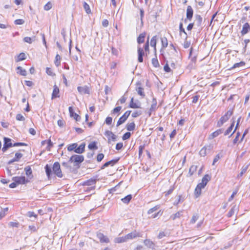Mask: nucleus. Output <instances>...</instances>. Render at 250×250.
Here are the masks:
<instances>
[{"label":"nucleus","mask_w":250,"mask_h":250,"mask_svg":"<svg viewBox=\"0 0 250 250\" xmlns=\"http://www.w3.org/2000/svg\"><path fill=\"white\" fill-rule=\"evenodd\" d=\"M78 91L81 94H89V90L87 86H78L77 87Z\"/></svg>","instance_id":"obj_15"},{"label":"nucleus","mask_w":250,"mask_h":250,"mask_svg":"<svg viewBox=\"0 0 250 250\" xmlns=\"http://www.w3.org/2000/svg\"><path fill=\"white\" fill-rule=\"evenodd\" d=\"M16 120L20 121H24L25 119L21 114H18L16 115Z\"/></svg>","instance_id":"obj_55"},{"label":"nucleus","mask_w":250,"mask_h":250,"mask_svg":"<svg viewBox=\"0 0 250 250\" xmlns=\"http://www.w3.org/2000/svg\"><path fill=\"white\" fill-rule=\"evenodd\" d=\"M211 179V176L208 174H206L202 179V183L207 185L208 182Z\"/></svg>","instance_id":"obj_32"},{"label":"nucleus","mask_w":250,"mask_h":250,"mask_svg":"<svg viewBox=\"0 0 250 250\" xmlns=\"http://www.w3.org/2000/svg\"><path fill=\"white\" fill-rule=\"evenodd\" d=\"M12 140L8 137L3 138V146L2 148L3 152H5L9 148L13 146V144L11 142Z\"/></svg>","instance_id":"obj_4"},{"label":"nucleus","mask_w":250,"mask_h":250,"mask_svg":"<svg viewBox=\"0 0 250 250\" xmlns=\"http://www.w3.org/2000/svg\"><path fill=\"white\" fill-rule=\"evenodd\" d=\"M193 10L192 9V8L191 6L188 5L187 7V13H186L187 19L190 21L193 17Z\"/></svg>","instance_id":"obj_16"},{"label":"nucleus","mask_w":250,"mask_h":250,"mask_svg":"<svg viewBox=\"0 0 250 250\" xmlns=\"http://www.w3.org/2000/svg\"><path fill=\"white\" fill-rule=\"evenodd\" d=\"M8 208L7 207L1 209L0 211V220L6 216L8 211Z\"/></svg>","instance_id":"obj_26"},{"label":"nucleus","mask_w":250,"mask_h":250,"mask_svg":"<svg viewBox=\"0 0 250 250\" xmlns=\"http://www.w3.org/2000/svg\"><path fill=\"white\" fill-rule=\"evenodd\" d=\"M112 118L110 117H107L106 118L105 121V123H106V124H107L108 125H111L112 123Z\"/></svg>","instance_id":"obj_62"},{"label":"nucleus","mask_w":250,"mask_h":250,"mask_svg":"<svg viewBox=\"0 0 250 250\" xmlns=\"http://www.w3.org/2000/svg\"><path fill=\"white\" fill-rule=\"evenodd\" d=\"M138 53V61L139 62H143V56H145V53L143 48L138 46L137 48Z\"/></svg>","instance_id":"obj_8"},{"label":"nucleus","mask_w":250,"mask_h":250,"mask_svg":"<svg viewBox=\"0 0 250 250\" xmlns=\"http://www.w3.org/2000/svg\"><path fill=\"white\" fill-rule=\"evenodd\" d=\"M61 57L59 54H57L54 61V63L56 66H59L61 65Z\"/></svg>","instance_id":"obj_36"},{"label":"nucleus","mask_w":250,"mask_h":250,"mask_svg":"<svg viewBox=\"0 0 250 250\" xmlns=\"http://www.w3.org/2000/svg\"><path fill=\"white\" fill-rule=\"evenodd\" d=\"M22 156L23 154L22 153L17 152L15 154V157L13 159L10 160L9 161H8L7 164L8 165H10L14 163V162H18L20 160V159L21 158H22Z\"/></svg>","instance_id":"obj_17"},{"label":"nucleus","mask_w":250,"mask_h":250,"mask_svg":"<svg viewBox=\"0 0 250 250\" xmlns=\"http://www.w3.org/2000/svg\"><path fill=\"white\" fill-rule=\"evenodd\" d=\"M207 148L206 146L203 147L200 151L199 154L201 157H205L207 155Z\"/></svg>","instance_id":"obj_42"},{"label":"nucleus","mask_w":250,"mask_h":250,"mask_svg":"<svg viewBox=\"0 0 250 250\" xmlns=\"http://www.w3.org/2000/svg\"><path fill=\"white\" fill-rule=\"evenodd\" d=\"M145 144L143 145H141L139 146V157H140L142 155V154L143 153V150L145 148Z\"/></svg>","instance_id":"obj_60"},{"label":"nucleus","mask_w":250,"mask_h":250,"mask_svg":"<svg viewBox=\"0 0 250 250\" xmlns=\"http://www.w3.org/2000/svg\"><path fill=\"white\" fill-rule=\"evenodd\" d=\"M132 197L131 194H128L125 197L121 199V200L124 203H128L131 200Z\"/></svg>","instance_id":"obj_34"},{"label":"nucleus","mask_w":250,"mask_h":250,"mask_svg":"<svg viewBox=\"0 0 250 250\" xmlns=\"http://www.w3.org/2000/svg\"><path fill=\"white\" fill-rule=\"evenodd\" d=\"M199 217V216L197 214L193 215V216L190 220V223L194 224L196 222V221L198 219Z\"/></svg>","instance_id":"obj_50"},{"label":"nucleus","mask_w":250,"mask_h":250,"mask_svg":"<svg viewBox=\"0 0 250 250\" xmlns=\"http://www.w3.org/2000/svg\"><path fill=\"white\" fill-rule=\"evenodd\" d=\"M137 103L134 102V98H131L130 102L129 104V107L131 108H141V103L137 100Z\"/></svg>","instance_id":"obj_11"},{"label":"nucleus","mask_w":250,"mask_h":250,"mask_svg":"<svg viewBox=\"0 0 250 250\" xmlns=\"http://www.w3.org/2000/svg\"><path fill=\"white\" fill-rule=\"evenodd\" d=\"M240 135V133L239 132H237L235 138L234 139L233 141V144H236L237 143Z\"/></svg>","instance_id":"obj_61"},{"label":"nucleus","mask_w":250,"mask_h":250,"mask_svg":"<svg viewBox=\"0 0 250 250\" xmlns=\"http://www.w3.org/2000/svg\"><path fill=\"white\" fill-rule=\"evenodd\" d=\"M17 70L18 71L17 72L18 73H19L21 76H26V71L22 68L21 66H18L17 67Z\"/></svg>","instance_id":"obj_37"},{"label":"nucleus","mask_w":250,"mask_h":250,"mask_svg":"<svg viewBox=\"0 0 250 250\" xmlns=\"http://www.w3.org/2000/svg\"><path fill=\"white\" fill-rule=\"evenodd\" d=\"M84 160L83 155H74L72 156L69 160V162L73 163L75 166L79 165Z\"/></svg>","instance_id":"obj_2"},{"label":"nucleus","mask_w":250,"mask_h":250,"mask_svg":"<svg viewBox=\"0 0 250 250\" xmlns=\"http://www.w3.org/2000/svg\"><path fill=\"white\" fill-rule=\"evenodd\" d=\"M233 114V109H230L223 116L217 123V126L221 127L224 123L226 122Z\"/></svg>","instance_id":"obj_1"},{"label":"nucleus","mask_w":250,"mask_h":250,"mask_svg":"<svg viewBox=\"0 0 250 250\" xmlns=\"http://www.w3.org/2000/svg\"><path fill=\"white\" fill-rule=\"evenodd\" d=\"M88 147L89 149L91 150L97 149L98 148V147L97 146L96 142H93L90 143L88 146Z\"/></svg>","instance_id":"obj_40"},{"label":"nucleus","mask_w":250,"mask_h":250,"mask_svg":"<svg viewBox=\"0 0 250 250\" xmlns=\"http://www.w3.org/2000/svg\"><path fill=\"white\" fill-rule=\"evenodd\" d=\"M47 146L46 147V149L48 151H50L51 147H52L53 146V143L51 142L50 139H49L47 140Z\"/></svg>","instance_id":"obj_53"},{"label":"nucleus","mask_w":250,"mask_h":250,"mask_svg":"<svg viewBox=\"0 0 250 250\" xmlns=\"http://www.w3.org/2000/svg\"><path fill=\"white\" fill-rule=\"evenodd\" d=\"M201 193V189L198 188V187H196L195 189V195L196 197H198Z\"/></svg>","instance_id":"obj_57"},{"label":"nucleus","mask_w":250,"mask_h":250,"mask_svg":"<svg viewBox=\"0 0 250 250\" xmlns=\"http://www.w3.org/2000/svg\"><path fill=\"white\" fill-rule=\"evenodd\" d=\"M23 41L25 42L31 43L32 42V39L31 38L29 37H26L23 39Z\"/></svg>","instance_id":"obj_63"},{"label":"nucleus","mask_w":250,"mask_h":250,"mask_svg":"<svg viewBox=\"0 0 250 250\" xmlns=\"http://www.w3.org/2000/svg\"><path fill=\"white\" fill-rule=\"evenodd\" d=\"M142 112L141 110H137L133 112L131 116L133 118H136L142 115Z\"/></svg>","instance_id":"obj_48"},{"label":"nucleus","mask_w":250,"mask_h":250,"mask_svg":"<svg viewBox=\"0 0 250 250\" xmlns=\"http://www.w3.org/2000/svg\"><path fill=\"white\" fill-rule=\"evenodd\" d=\"M250 30V25L248 22L245 23L242 27V30L241 31L242 36H244L247 34Z\"/></svg>","instance_id":"obj_14"},{"label":"nucleus","mask_w":250,"mask_h":250,"mask_svg":"<svg viewBox=\"0 0 250 250\" xmlns=\"http://www.w3.org/2000/svg\"><path fill=\"white\" fill-rule=\"evenodd\" d=\"M104 135L108 138V141L111 139L113 141H116L117 137L112 131L107 130L105 132Z\"/></svg>","instance_id":"obj_12"},{"label":"nucleus","mask_w":250,"mask_h":250,"mask_svg":"<svg viewBox=\"0 0 250 250\" xmlns=\"http://www.w3.org/2000/svg\"><path fill=\"white\" fill-rule=\"evenodd\" d=\"M146 37V33L144 32L140 34L137 38V42L139 44L142 43L144 42L145 38Z\"/></svg>","instance_id":"obj_27"},{"label":"nucleus","mask_w":250,"mask_h":250,"mask_svg":"<svg viewBox=\"0 0 250 250\" xmlns=\"http://www.w3.org/2000/svg\"><path fill=\"white\" fill-rule=\"evenodd\" d=\"M97 180L96 179L91 178L84 181L83 183V186H92L90 188L89 190H94L95 188V185L96 184Z\"/></svg>","instance_id":"obj_7"},{"label":"nucleus","mask_w":250,"mask_h":250,"mask_svg":"<svg viewBox=\"0 0 250 250\" xmlns=\"http://www.w3.org/2000/svg\"><path fill=\"white\" fill-rule=\"evenodd\" d=\"M131 111L130 110H127L126 111L120 118L118 120L117 123V125H116V126H119V125H121L123 124V123H124L125 121L127 120V119L128 118V117H129L130 113H131Z\"/></svg>","instance_id":"obj_5"},{"label":"nucleus","mask_w":250,"mask_h":250,"mask_svg":"<svg viewBox=\"0 0 250 250\" xmlns=\"http://www.w3.org/2000/svg\"><path fill=\"white\" fill-rule=\"evenodd\" d=\"M12 180L15 181L17 185L25 184L29 182L24 176H15L12 178Z\"/></svg>","instance_id":"obj_6"},{"label":"nucleus","mask_w":250,"mask_h":250,"mask_svg":"<svg viewBox=\"0 0 250 250\" xmlns=\"http://www.w3.org/2000/svg\"><path fill=\"white\" fill-rule=\"evenodd\" d=\"M104 158V154L103 153H99L97 156V161L98 162H101Z\"/></svg>","instance_id":"obj_59"},{"label":"nucleus","mask_w":250,"mask_h":250,"mask_svg":"<svg viewBox=\"0 0 250 250\" xmlns=\"http://www.w3.org/2000/svg\"><path fill=\"white\" fill-rule=\"evenodd\" d=\"M249 167V165H247V166H244L242 167L241 169V172L239 174H238V177H241L242 176V175L246 172V171L247 170V169Z\"/></svg>","instance_id":"obj_39"},{"label":"nucleus","mask_w":250,"mask_h":250,"mask_svg":"<svg viewBox=\"0 0 250 250\" xmlns=\"http://www.w3.org/2000/svg\"><path fill=\"white\" fill-rule=\"evenodd\" d=\"M127 241L125 235L124 236L116 238L115 242L116 243H122Z\"/></svg>","instance_id":"obj_33"},{"label":"nucleus","mask_w":250,"mask_h":250,"mask_svg":"<svg viewBox=\"0 0 250 250\" xmlns=\"http://www.w3.org/2000/svg\"><path fill=\"white\" fill-rule=\"evenodd\" d=\"M196 24L198 27H199L201 25L202 22V18L199 15H196L195 16Z\"/></svg>","instance_id":"obj_30"},{"label":"nucleus","mask_w":250,"mask_h":250,"mask_svg":"<svg viewBox=\"0 0 250 250\" xmlns=\"http://www.w3.org/2000/svg\"><path fill=\"white\" fill-rule=\"evenodd\" d=\"M52 170L53 173L58 177L62 178V172L60 167V163L56 162L54 163Z\"/></svg>","instance_id":"obj_3"},{"label":"nucleus","mask_w":250,"mask_h":250,"mask_svg":"<svg viewBox=\"0 0 250 250\" xmlns=\"http://www.w3.org/2000/svg\"><path fill=\"white\" fill-rule=\"evenodd\" d=\"M141 235L139 232H138L136 230H134L126 235H125V237L127 241L128 240H131L133 238H135L137 237H140Z\"/></svg>","instance_id":"obj_10"},{"label":"nucleus","mask_w":250,"mask_h":250,"mask_svg":"<svg viewBox=\"0 0 250 250\" xmlns=\"http://www.w3.org/2000/svg\"><path fill=\"white\" fill-rule=\"evenodd\" d=\"M223 131V129H218L215 131L213 132L209 135V139H213L217 137L219 135L221 134Z\"/></svg>","instance_id":"obj_22"},{"label":"nucleus","mask_w":250,"mask_h":250,"mask_svg":"<svg viewBox=\"0 0 250 250\" xmlns=\"http://www.w3.org/2000/svg\"><path fill=\"white\" fill-rule=\"evenodd\" d=\"M157 100L155 98L153 97L152 101V104L150 108V111H155L157 109Z\"/></svg>","instance_id":"obj_23"},{"label":"nucleus","mask_w":250,"mask_h":250,"mask_svg":"<svg viewBox=\"0 0 250 250\" xmlns=\"http://www.w3.org/2000/svg\"><path fill=\"white\" fill-rule=\"evenodd\" d=\"M136 90L137 91L138 94L142 96V97H145V94L144 92V88L141 87L140 86L139 87H137Z\"/></svg>","instance_id":"obj_38"},{"label":"nucleus","mask_w":250,"mask_h":250,"mask_svg":"<svg viewBox=\"0 0 250 250\" xmlns=\"http://www.w3.org/2000/svg\"><path fill=\"white\" fill-rule=\"evenodd\" d=\"M130 136H131V133H130V132H127L125 133L123 135V137H122V139H123V140H127V139H129V138H130Z\"/></svg>","instance_id":"obj_52"},{"label":"nucleus","mask_w":250,"mask_h":250,"mask_svg":"<svg viewBox=\"0 0 250 250\" xmlns=\"http://www.w3.org/2000/svg\"><path fill=\"white\" fill-rule=\"evenodd\" d=\"M52 7V4L51 2H48L44 6V9L46 11L49 10Z\"/></svg>","instance_id":"obj_51"},{"label":"nucleus","mask_w":250,"mask_h":250,"mask_svg":"<svg viewBox=\"0 0 250 250\" xmlns=\"http://www.w3.org/2000/svg\"><path fill=\"white\" fill-rule=\"evenodd\" d=\"M25 174L30 179L33 178L32 171L31 167L29 166H27L24 168Z\"/></svg>","instance_id":"obj_24"},{"label":"nucleus","mask_w":250,"mask_h":250,"mask_svg":"<svg viewBox=\"0 0 250 250\" xmlns=\"http://www.w3.org/2000/svg\"><path fill=\"white\" fill-rule=\"evenodd\" d=\"M157 39H158V38H157V36H153L151 39L150 45L152 47H153V48H155V46H156Z\"/></svg>","instance_id":"obj_35"},{"label":"nucleus","mask_w":250,"mask_h":250,"mask_svg":"<svg viewBox=\"0 0 250 250\" xmlns=\"http://www.w3.org/2000/svg\"><path fill=\"white\" fill-rule=\"evenodd\" d=\"M59 92H60V90H59V88L58 87V86L56 85H55L53 86V92L52 94V97H51L52 99H53L57 97H60V95H59Z\"/></svg>","instance_id":"obj_19"},{"label":"nucleus","mask_w":250,"mask_h":250,"mask_svg":"<svg viewBox=\"0 0 250 250\" xmlns=\"http://www.w3.org/2000/svg\"><path fill=\"white\" fill-rule=\"evenodd\" d=\"M234 123H235V121H233L232 122V123L229 126V127L225 131V132L224 133L225 136L228 135L231 133V132L232 131L233 128L234 127Z\"/></svg>","instance_id":"obj_31"},{"label":"nucleus","mask_w":250,"mask_h":250,"mask_svg":"<svg viewBox=\"0 0 250 250\" xmlns=\"http://www.w3.org/2000/svg\"><path fill=\"white\" fill-rule=\"evenodd\" d=\"M14 23L17 25H21L24 23V21L22 19H17L14 21Z\"/></svg>","instance_id":"obj_58"},{"label":"nucleus","mask_w":250,"mask_h":250,"mask_svg":"<svg viewBox=\"0 0 250 250\" xmlns=\"http://www.w3.org/2000/svg\"><path fill=\"white\" fill-rule=\"evenodd\" d=\"M126 128L128 131H133L135 128V124L134 122L127 123L126 125Z\"/></svg>","instance_id":"obj_25"},{"label":"nucleus","mask_w":250,"mask_h":250,"mask_svg":"<svg viewBox=\"0 0 250 250\" xmlns=\"http://www.w3.org/2000/svg\"><path fill=\"white\" fill-rule=\"evenodd\" d=\"M97 236L101 243H108L110 241L109 238L103 233H99Z\"/></svg>","instance_id":"obj_9"},{"label":"nucleus","mask_w":250,"mask_h":250,"mask_svg":"<svg viewBox=\"0 0 250 250\" xmlns=\"http://www.w3.org/2000/svg\"><path fill=\"white\" fill-rule=\"evenodd\" d=\"M245 64H246L245 62H244L243 61H241L239 62L235 63V64H233V65L231 67L229 68V70H232L233 69H234V68H236L237 67L244 66L245 65Z\"/></svg>","instance_id":"obj_28"},{"label":"nucleus","mask_w":250,"mask_h":250,"mask_svg":"<svg viewBox=\"0 0 250 250\" xmlns=\"http://www.w3.org/2000/svg\"><path fill=\"white\" fill-rule=\"evenodd\" d=\"M44 168L48 179H50L52 177V176L53 175L52 168L48 164H47L45 165Z\"/></svg>","instance_id":"obj_18"},{"label":"nucleus","mask_w":250,"mask_h":250,"mask_svg":"<svg viewBox=\"0 0 250 250\" xmlns=\"http://www.w3.org/2000/svg\"><path fill=\"white\" fill-rule=\"evenodd\" d=\"M85 144L84 143L81 144L79 147H76L74 151L75 152L79 154L83 153L84 151Z\"/></svg>","instance_id":"obj_20"},{"label":"nucleus","mask_w":250,"mask_h":250,"mask_svg":"<svg viewBox=\"0 0 250 250\" xmlns=\"http://www.w3.org/2000/svg\"><path fill=\"white\" fill-rule=\"evenodd\" d=\"M68 110L71 117H74L76 121H80L81 120V118L80 116L74 112L72 106H69Z\"/></svg>","instance_id":"obj_13"},{"label":"nucleus","mask_w":250,"mask_h":250,"mask_svg":"<svg viewBox=\"0 0 250 250\" xmlns=\"http://www.w3.org/2000/svg\"><path fill=\"white\" fill-rule=\"evenodd\" d=\"M144 243L146 246L147 247H148L149 248L153 249V248H154V247L155 246L154 243L153 242V241H152L150 239H145L144 241Z\"/></svg>","instance_id":"obj_21"},{"label":"nucleus","mask_w":250,"mask_h":250,"mask_svg":"<svg viewBox=\"0 0 250 250\" xmlns=\"http://www.w3.org/2000/svg\"><path fill=\"white\" fill-rule=\"evenodd\" d=\"M144 49L146 52H149V37L147 38V40L144 46Z\"/></svg>","instance_id":"obj_56"},{"label":"nucleus","mask_w":250,"mask_h":250,"mask_svg":"<svg viewBox=\"0 0 250 250\" xmlns=\"http://www.w3.org/2000/svg\"><path fill=\"white\" fill-rule=\"evenodd\" d=\"M83 6V8L87 14H89L91 12L90 7H89V5L86 2H84Z\"/></svg>","instance_id":"obj_47"},{"label":"nucleus","mask_w":250,"mask_h":250,"mask_svg":"<svg viewBox=\"0 0 250 250\" xmlns=\"http://www.w3.org/2000/svg\"><path fill=\"white\" fill-rule=\"evenodd\" d=\"M166 235H167V234L164 231H161L159 232V233L158 235V238L159 239H162L163 237L166 236Z\"/></svg>","instance_id":"obj_64"},{"label":"nucleus","mask_w":250,"mask_h":250,"mask_svg":"<svg viewBox=\"0 0 250 250\" xmlns=\"http://www.w3.org/2000/svg\"><path fill=\"white\" fill-rule=\"evenodd\" d=\"M8 225L11 228H18L19 223L18 222H11L9 223Z\"/></svg>","instance_id":"obj_49"},{"label":"nucleus","mask_w":250,"mask_h":250,"mask_svg":"<svg viewBox=\"0 0 250 250\" xmlns=\"http://www.w3.org/2000/svg\"><path fill=\"white\" fill-rule=\"evenodd\" d=\"M196 170L197 166L192 165L189 168L188 174L190 175V176H191L193 175L194 172L196 171Z\"/></svg>","instance_id":"obj_43"},{"label":"nucleus","mask_w":250,"mask_h":250,"mask_svg":"<svg viewBox=\"0 0 250 250\" xmlns=\"http://www.w3.org/2000/svg\"><path fill=\"white\" fill-rule=\"evenodd\" d=\"M120 158H118L116 159H113L109 161H108L104 163V166L108 167L109 165L111 166H113L115 164H116L119 160Z\"/></svg>","instance_id":"obj_29"},{"label":"nucleus","mask_w":250,"mask_h":250,"mask_svg":"<svg viewBox=\"0 0 250 250\" xmlns=\"http://www.w3.org/2000/svg\"><path fill=\"white\" fill-rule=\"evenodd\" d=\"M163 213V212H162L161 210H159L157 213H155L154 214H152L150 216L151 218H155L158 216H160L162 215Z\"/></svg>","instance_id":"obj_54"},{"label":"nucleus","mask_w":250,"mask_h":250,"mask_svg":"<svg viewBox=\"0 0 250 250\" xmlns=\"http://www.w3.org/2000/svg\"><path fill=\"white\" fill-rule=\"evenodd\" d=\"M152 64L155 67H158L160 66L158 60L156 58L152 59Z\"/></svg>","instance_id":"obj_46"},{"label":"nucleus","mask_w":250,"mask_h":250,"mask_svg":"<svg viewBox=\"0 0 250 250\" xmlns=\"http://www.w3.org/2000/svg\"><path fill=\"white\" fill-rule=\"evenodd\" d=\"M77 146V144H76V143H74L71 145H69L67 147V150L69 151H71L73 150L74 151Z\"/></svg>","instance_id":"obj_45"},{"label":"nucleus","mask_w":250,"mask_h":250,"mask_svg":"<svg viewBox=\"0 0 250 250\" xmlns=\"http://www.w3.org/2000/svg\"><path fill=\"white\" fill-rule=\"evenodd\" d=\"M26 59V56L25 53H21L18 56V59L17 60V62H19L21 61H23Z\"/></svg>","instance_id":"obj_44"},{"label":"nucleus","mask_w":250,"mask_h":250,"mask_svg":"<svg viewBox=\"0 0 250 250\" xmlns=\"http://www.w3.org/2000/svg\"><path fill=\"white\" fill-rule=\"evenodd\" d=\"M161 40L162 47L163 48L167 47L168 45L167 40V38H166V37L162 38L161 39Z\"/></svg>","instance_id":"obj_41"}]
</instances>
